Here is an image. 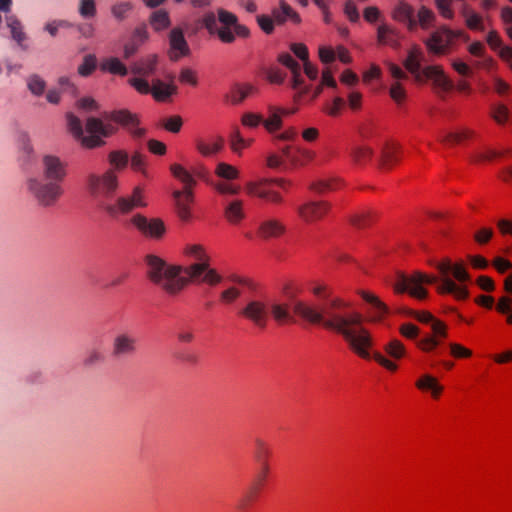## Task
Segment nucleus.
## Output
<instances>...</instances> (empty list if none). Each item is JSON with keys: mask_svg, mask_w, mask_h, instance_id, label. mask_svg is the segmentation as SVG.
Segmentation results:
<instances>
[{"mask_svg": "<svg viewBox=\"0 0 512 512\" xmlns=\"http://www.w3.org/2000/svg\"><path fill=\"white\" fill-rule=\"evenodd\" d=\"M146 77H134L129 79V84L140 94H151L152 86Z\"/></svg>", "mask_w": 512, "mask_h": 512, "instance_id": "obj_53", "label": "nucleus"}, {"mask_svg": "<svg viewBox=\"0 0 512 512\" xmlns=\"http://www.w3.org/2000/svg\"><path fill=\"white\" fill-rule=\"evenodd\" d=\"M312 292L319 298L317 304L297 300L293 304L295 314L314 325H322L344 337L350 348L364 359L370 358L368 348L372 344L371 335L362 326V315L358 312H345L349 302L333 297L325 285H316Z\"/></svg>", "mask_w": 512, "mask_h": 512, "instance_id": "obj_1", "label": "nucleus"}, {"mask_svg": "<svg viewBox=\"0 0 512 512\" xmlns=\"http://www.w3.org/2000/svg\"><path fill=\"white\" fill-rule=\"evenodd\" d=\"M270 456V449L262 439L255 440L254 458L257 463L268 462Z\"/></svg>", "mask_w": 512, "mask_h": 512, "instance_id": "obj_45", "label": "nucleus"}, {"mask_svg": "<svg viewBox=\"0 0 512 512\" xmlns=\"http://www.w3.org/2000/svg\"><path fill=\"white\" fill-rule=\"evenodd\" d=\"M486 41L492 49L498 51L499 56L507 62L512 69V47L504 46L499 33L495 30L488 33Z\"/></svg>", "mask_w": 512, "mask_h": 512, "instance_id": "obj_24", "label": "nucleus"}, {"mask_svg": "<svg viewBox=\"0 0 512 512\" xmlns=\"http://www.w3.org/2000/svg\"><path fill=\"white\" fill-rule=\"evenodd\" d=\"M256 20H257L259 27L266 34H271L274 31L275 21L272 17L262 14V15H258Z\"/></svg>", "mask_w": 512, "mask_h": 512, "instance_id": "obj_62", "label": "nucleus"}, {"mask_svg": "<svg viewBox=\"0 0 512 512\" xmlns=\"http://www.w3.org/2000/svg\"><path fill=\"white\" fill-rule=\"evenodd\" d=\"M87 190L90 195L98 199V206L112 219L131 213L136 208L147 206L144 190L136 186L129 195L119 196L114 202L108 201L118 189V177L113 169H108L102 175L90 173L86 178Z\"/></svg>", "mask_w": 512, "mask_h": 512, "instance_id": "obj_4", "label": "nucleus"}, {"mask_svg": "<svg viewBox=\"0 0 512 512\" xmlns=\"http://www.w3.org/2000/svg\"><path fill=\"white\" fill-rule=\"evenodd\" d=\"M239 315L258 329L264 330L269 320L268 301L261 298L249 299L240 309Z\"/></svg>", "mask_w": 512, "mask_h": 512, "instance_id": "obj_9", "label": "nucleus"}, {"mask_svg": "<svg viewBox=\"0 0 512 512\" xmlns=\"http://www.w3.org/2000/svg\"><path fill=\"white\" fill-rule=\"evenodd\" d=\"M150 23L156 31H161L170 26V18L165 10H157L152 13Z\"/></svg>", "mask_w": 512, "mask_h": 512, "instance_id": "obj_36", "label": "nucleus"}, {"mask_svg": "<svg viewBox=\"0 0 512 512\" xmlns=\"http://www.w3.org/2000/svg\"><path fill=\"white\" fill-rule=\"evenodd\" d=\"M215 174L225 180H234L239 177L237 168L225 162L218 163Z\"/></svg>", "mask_w": 512, "mask_h": 512, "instance_id": "obj_41", "label": "nucleus"}, {"mask_svg": "<svg viewBox=\"0 0 512 512\" xmlns=\"http://www.w3.org/2000/svg\"><path fill=\"white\" fill-rule=\"evenodd\" d=\"M176 91V86L166 84L160 79H155L152 82L151 94L156 101H165Z\"/></svg>", "mask_w": 512, "mask_h": 512, "instance_id": "obj_31", "label": "nucleus"}, {"mask_svg": "<svg viewBox=\"0 0 512 512\" xmlns=\"http://www.w3.org/2000/svg\"><path fill=\"white\" fill-rule=\"evenodd\" d=\"M67 123L73 136L80 140L82 145L87 148H95L104 144L101 137H108L113 133V127L104 124L100 119L90 117L86 122V130L90 136H84L81 120L72 113L67 114Z\"/></svg>", "mask_w": 512, "mask_h": 512, "instance_id": "obj_8", "label": "nucleus"}, {"mask_svg": "<svg viewBox=\"0 0 512 512\" xmlns=\"http://www.w3.org/2000/svg\"><path fill=\"white\" fill-rule=\"evenodd\" d=\"M455 37L456 34L452 30L442 27L433 32L425 41V44L428 50L433 54L442 55L447 52Z\"/></svg>", "mask_w": 512, "mask_h": 512, "instance_id": "obj_16", "label": "nucleus"}, {"mask_svg": "<svg viewBox=\"0 0 512 512\" xmlns=\"http://www.w3.org/2000/svg\"><path fill=\"white\" fill-rule=\"evenodd\" d=\"M272 185V178H261L256 181H248L245 188L249 195L266 199L272 203H281L283 198L278 192L271 188Z\"/></svg>", "mask_w": 512, "mask_h": 512, "instance_id": "obj_13", "label": "nucleus"}, {"mask_svg": "<svg viewBox=\"0 0 512 512\" xmlns=\"http://www.w3.org/2000/svg\"><path fill=\"white\" fill-rule=\"evenodd\" d=\"M338 187V180L333 177L319 179L310 185V189L316 193H325Z\"/></svg>", "mask_w": 512, "mask_h": 512, "instance_id": "obj_40", "label": "nucleus"}, {"mask_svg": "<svg viewBox=\"0 0 512 512\" xmlns=\"http://www.w3.org/2000/svg\"><path fill=\"white\" fill-rule=\"evenodd\" d=\"M385 351L388 355L395 359H399L405 354L404 345L397 339L391 340L385 346Z\"/></svg>", "mask_w": 512, "mask_h": 512, "instance_id": "obj_50", "label": "nucleus"}, {"mask_svg": "<svg viewBox=\"0 0 512 512\" xmlns=\"http://www.w3.org/2000/svg\"><path fill=\"white\" fill-rule=\"evenodd\" d=\"M240 295L241 291L238 288L230 286L220 293V300L225 304H231L237 300Z\"/></svg>", "mask_w": 512, "mask_h": 512, "instance_id": "obj_57", "label": "nucleus"}, {"mask_svg": "<svg viewBox=\"0 0 512 512\" xmlns=\"http://www.w3.org/2000/svg\"><path fill=\"white\" fill-rule=\"evenodd\" d=\"M281 152L292 166L304 165L314 157L313 152L299 147L284 146Z\"/></svg>", "mask_w": 512, "mask_h": 512, "instance_id": "obj_21", "label": "nucleus"}, {"mask_svg": "<svg viewBox=\"0 0 512 512\" xmlns=\"http://www.w3.org/2000/svg\"><path fill=\"white\" fill-rule=\"evenodd\" d=\"M425 60L423 51L418 47H412L403 61L405 69L413 75L415 81L424 82L431 80L438 92H447L453 88V82L444 74L439 66L422 67Z\"/></svg>", "mask_w": 512, "mask_h": 512, "instance_id": "obj_7", "label": "nucleus"}, {"mask_svg": "<svg viewBox=\"0 0 512 512\" xmlns=\"http://www.w3.org/2000/svg\"><path fill=\"white\" fill-rule=\"evenodd\" d=\"M269 314L272 315L276 323L282 325L287 322H293L294 319L289 311V304L278 301H268Z\"/></svg>", "mask_w": 512, "mask_h": 512, "instance_id": "obj_27", "label": "nucleus"}, {"mask_svg": "<svg viewBox=\"0 0 512 512\" xmlns=\"http://www.w3.org/2000/svg\"><path fill=\"white\" fill-rule=\"evenodd\" d=\"M101 68L112 74L120 76H126L128 73L126 66L118 58L115 57L106 59L102 63Z\"/></svg>", "mask_w": 512, "mask_h": 512, "instance_id": "obj_37", "label": "nucleus"}, {"mask_svg": "<svg viewBox=\"0 0 512 512\" xmlns=\"http://www.w3.org/2000/svg\"><path fill=\"white\" fill-rule=\"evenodd\" d=\"M436 7L441 14L442 17L446 19H452L454 17V12L451 9V1L452 0H434Z\"/></svg>", "mask_w": 512, "mask_h": 512, "instance_id": "obj_63", "label": "nucleus"}, {"mask_svg": "<svg viewBox=\"0 0 512 512\" xmlns=\"http://www.w3.org/2000/svg\"><path fill=\"white\" fill-rule=\"evenodd\" d=\"M263 125L269 133H274L282 126V119L280 115L271 110V115L267 120H263Z\"/></svg>", "mask_w": 512, "mask_h": 512, "instance_id": "obj_55", "label": "nucleus"}, {"mask_svg": "<svg viewBox=\"0 0 512 512\" xmlns=\"http://www.w3.org/2000/svg\"><path fill=\"white\" fill-rule=\"evenodd\" d=\"M286 230L285 225L277 219L270 218L264 220L259 227L261 237L268 239L271 237H279Z\"/></svg>", "mask_w": 512, "mask_h": 512, "instance_id": "obj_28", "label": "nucleus"}, {"mask_svg": "<svg viewBox=\"0 0 512 512\" xmlns=\"http://www.w3.org/2000/svg\"><path fill=\"white\" fill-rule=\"evenodd\" d=\"M416 386L421 390H430L435 398H437L443 390V387L437 382L436 378L428 374L421 377L416 382Z\"/></svg>", "mask_w": 512, "mask_h": 512, "instance_id": "obj_34", "label": "nucleus"}, {"mask_svg": "<svg viewBox=\"0 0 512 512\" xmlns=\"http://www.w3.org/2000/svg\"><path fill=\"white\" fill-rule=\"evenodd\" d=\"M377 41L380 45H388L393 49H399L401 46L399 32L386 24H381L377 28Z\"/></svg>", "mask_w": 512, "mask_h": 512, "instance_id": "obj_23", "label": "nucleus"}, {"mask_svg": "<svg viewBox=\"0 0 512 512\" xmlns=\"http://www.w3.org/2000/svg\"><path fill=\"white\" fill-rule=\"evenodd\" d=\"M138 350V339L129 332H119L111 344V355L116 359L131 357Z\"/></svg>", "mask_w": 512, "mask_h": 512, "instance_id": "obj_11", "label": "nucleus"}, {"mask_svg": "<svg viewBox=\"0 0 512 512\" xmlns=\"http://www.w3.org/2000/svg\"><path fill=\"white\" fill-rule=\"evenodd\" d=\"M97 59L95 55L88 54L84 57L82 64L78 67V74L87 77L96 69Z\"/></svg>", "mask_w": 512, "mask_h": 512, "instance_id": "obj_46", "label": "nucleus"}, {"mask_svg": "<svg viewBox=\"0 0 512 512\" xmlns=\"http://www.w3.org/2000/svg\"><path fill=\"white\" fill-rule=\"evenodd\" d=\"M157 62V55L146 56L131 65V72L140 77H149L155 73Z\"/></svg>", "mask_w": 512, "mask_h": 512, "instance_id": "obj_22", "label": "nucleus"}, {"mask_svg": "<svg viewBox=\"0 0 512 512\" xmlns=\"http://www.w3.org/2000/svg\"><path fill=\"white\" fill-rule=\"evenodd\" d=\"M129 222L135 226L144 236L150 238H160L165 232V226L160 219H151L142 214L133 215Z\"/></svg>", "mask_w": 512, "mask_h": 512, "instance_id": "obj_14", "label": "nucleus"}, {"mask_svg": "<svg viewBox=\"0 0 512 512\" xmlns=\"http://www.w3.org/2000/svg\"><path fill=\"white\" fill-rule=\"evenodd\" d=\"M373 151L367 146H357L351 151V156L357 163H365L371 159Z\"/></svg>", "mask_w": 512, "mask_h": 512, "instance_id": "obj_49", "label": "nucleus"}, {"mask_svg": "<svg viewBox=\"0 0 512 512\" xmlns=\"http://www.w3.org/2000/svg\"><path fill=\"white\" fill-rule=\"evenodd\" d=\"M168 44L167 56L173 62H177L181 58L191 54L189 44L180 27H174L170 30L168 34Z\"/></svg>", "mask_w": 512, "mask_h": 512, "instance_id": "obj_12", "label": "nucleus"}, {"mask_svg": "<svg viewBox=\"0 0 512 512\" xmlns=\"http://www.w3.org/2000/svg\"><path fill=\"white\" fill-rule=\"evenodd\" d=\"M345 101L342 97H335L331 104H327L324 107V112L332 117H336L340 114L341 109L343 108Z\"/></svg>", "mask_w": 512, "mask_h": 512, "instance_id": "obj_58", "label": "nucleus"}, {"mask_svg": "<svg viewBox=\"0 0 512 512\" xmlns=\"http://www.w3.org/2000/svg\"><path fill=\"white\" fill-rule=\"evenodd\" d=\"M464 17L466 19V25L473 30H484V26L482 24V18L473 11L464 10Z\"/></svg>", "mask_w": 512, "mask_h": 512, "instance_id": "obj_54", "label": "nucleus"}, {"mask_svg": "<svg viewBox=\"0 0 512 512\" xmlns=\"http://www.w3.org/2000/svg\"><path fill=\"white\" fill-rule=\"evenodd\" d=\"M244 203L242 200L235 199L227 202L224 208V217L233 224H239L245 218Z\"/></svg>", "mask_w": 512, "mask_h": 512, "instance_id": "obj_26", "label": "nucleus"}, {"mask_svg": "<svg viewBox=\"0 0 512 512\" xmlns=\"http://www.w3.org/2000/svg\"><path fill=\"white\" fill-rule=\"evenodd\" d=\"M255 92L257 88L252 84L236 85L233 88L231 101L233 104H239Z\"/></svg>", "mask_w": 512, "mask_h": 512, "instance_id": "obj_35", "label": "nucleus"}, {"mask_svg": "<svg viewBox=\"0 0 512 512\" xmlns=\"http://www.w3.org/2000/svg\"><path fill=\"white\" fill-rule=\"evenodd\" d=\"M278 61L290 70L292 74V88L300 90L304 94L308 93L309 87L304 85L300 64L289 53L279 54Z\"/></svg>", "mask_w": 512, "mask_h": 512, "instance_id": "obj_18", "label": "nucleus"}, {"mask_svg": "<svg viewBox=\"0 0 512 512\" xmlns=\"http://www.w3.org/2000/svg\"><path fill=\"white\" fill-rule=\"evenodd\" d=\"M41 171L45 181L31 177L27 190L43 207L53 206L64 194L62 182L68 175V163L57 155L45 154L41 159Z\"/></svg>", "mask_w": 512, "mask_h": 512, "instance_id": "obj_5", "label": "nucleus"}, {"mask_svg": "<svg viewBox=\"0 0 512 512\" xmlns=\"http://www.w3.org/2000/svg\"><path fill=\"white\" fill-rule=\"evenodd\" d=\"M177 216L184 222L192 217V206L194 204V190L175 189L172 192Z\"/></svg>", "mask_w": 512, "mask_h": 512, "instance_id": "obj_15", "label": "nucleus"}, {"mask_svg": "<svg viewBox=\"0 0 512 512\" xmlns=\"http://www.w3.org/2000/svg\"><path fill=\"white\" fill-rule=\"evenodd\" d=\"M496 310L499 313L505 314L507 316V323L512 325V298L508 296L499 298Z\"/></svg>", "mask_w": 512, "mask_h": 512, "instance_id": "obj_48", "label": "nucleus"}, {"mask_svg": "<svg viewBox=\"0 0 512 512\" xmlns=\"http://www.w3.org/2000/svg\"><path fill=\"white\" fill-rule=\"evenodd\" d=\"M241 122L246 127L256 128L263 122V118L259 114L247 112V113L243 114V116L241 118Z\"/></svg>", "mask_w": 512, "mask_h": 512, "instance_id": "obj_60", "label": "nucleus"}, {"mask_svg": "<svg viewBox=\"0 0 512 512\" xmlns=\"http://www.w3.org/2000/svg\"><path fill=\"white\" fill-rule=\"evenodd\" d=\"M132 8L133 4L129 1L119 2L111 7V13L117 20H123Z\"/></svg>", "mask_w": 512, "mask_h": 512, "instance_id": "obj_51", "label": "nucleus"}, {"mask_svg": "<svg viewBox=\"0 0 512 512\" xmlns=\"http://www.w3.org/2000/svg\"><path fill=\"white\" fill-rule=\"evenodd\" d=\"M252 140L245 139L238 129H235L229 136V144L234 153L241 154V150L250 146Z\"/></svg>", "mask_w": 512, "mask_h": 512, "instance_id": "obj_38", "label": "nucleus"}, {"mask_svg": "<svg viewBox=\"0 0 512 512\" xmlns=\"http://www.w3.org/2000/svg\"><path fill=\"white\" fill-rule=\"evenodd\" d=\"M128 154L123 151H112L109 154V162L116 170H122L128 165Z\"/></svg>", "mask_w": 512, "mask_h": 512, "instance_id": "obj_47", "label": "nucleus"}, {"mask_svg": "<svg viewBox=\"0 0 512 512\" xmlns=\"http://www.w3.org/2000/svg\"><path fill=\"white\" fill-rule=\"evenodd\" d=\"M272 17L275 23L278 25L284 24L288 19H290L295 24H299L301 22L300 15L294 11L293 8L284 0L280 1L278 8H274L272 10Z\"/></svg>", "mask_w": 512, "mask_h": 512, "instance_id": "obj_25", "label": "nucleus"}, {"mask_svg": "<svg viewBox=\"0 0 512 512\" xmlns=\"http://www.w3.org/2000/svg\"><path fill=\"white\" fill-rule=\"evenodd\" d=\"M436 268L442 276L440 280L435 276H428L421 272H414L412 275L398 273L394 283V289L400 293L408 292L412 297L423 300L428 295L423 284L438 283V293L452 294L457 300L468 298L469 292L467 287L457 284L448 276L451 273L453 278L460 283L470 281V275L461 263L453 264L449 259H445L437 263Z\"/></svg>", "mask_w": 512, "mask_h": 512, "instance_id": "obj_3", "label": "nucleus"}, {"mask_svg": "<svg viewBox=\"0 0 512 512\" xmlns=\"http://www.w3.org/2000/svg\"><path fill=\"white\" fill-rule=\"evenodd\" d=\"M473 135V131L471 130H464L461 133H449L443 138H441V141L445 144H454L462 141L463 139H467Z\"/></svg>", "mask_w": 512, "mask_h": 512, "instance_id": "obj_59", "label": "nucleus"}, {"mask_svg": "<svg viewBox=\"0 0 512 512\" xmlns=\"http://www.w3.org/2000/svg\"><path fill=\"white\" fill-rule=\"evenodd\" d=\"M6 25L10 29L12 39L16 41L23 50H26L27 46L24 42L27 39V35L23 31L20 20L15 15H9L6 17Z\"/></svg>", "mask_w": 512, "mask_h": 512, "instance_id": "obj_29", "label": "nucleus"}, {"mask_svg": "<svg viewBox=\"0 0 512 512\" xmlns=\"http://www.w3.org/2000/svg\"><path fill=\"white\" fill-rule=\"evenodd\" d=\"M79 14L85 18H93L96 15V3L94 0H80Z\"/></svg>", "mask_w": 512, "mask_h": 512, "instance_id": "obj_52", "label": "nucleus"}, {"mask_svg": "<svg viewBox=\"0 0 512 512\" xmlns=\"http://www.w3.org/2000/svg\"><path fill=\"white\" fill-rule=\"evenodd\" d=\"M27 88L34 96L43 95L46 89V81L38 74H32L27 78Z\"/></svg>", "mask_w": 512, "mask_h": 512, "instance_id": "obj_39", "label": "nucleus"}, {"mask_svg": "<svg viewBox=\"0 0 512 512\" xmlns=\"http://www.w3.org/2000/svg\"><path fill=\"white\" fill-rule=\"evenodd\" d=\"M392 18L398 22L406 24L408 30L414 31L417 27V21L414 17V9L404 1H400L392 11Z\"/></svg>", "mask_w": 512, "mask_h": 512, "instance_id": "obj_20", "label": "nucleus"}, {"mask_svg": "<svg viewBox=\"0 0 512 512\" xmlns=\"http://www.w3.org/2000/svg\"><path fill=\"white\" fill-rule=\"evenodd\" d=\"M184 254L191 262L187 266L167 265L161 258L147 255L146 274L149 280L169 295L178 294L189 282L212 287L222 282L223 277L211 267V258L204 246L188 244Z\"/></svg>", "mask_w": 512, "mask_h": 512, "instance_id": "obj_2", "label": "nucleus"}, {"mask_svg": "<svg viewBox=\"0 0 512 512\" xmlns=\"http://www.w3.org/2000/svg\"><path fill=\"white\" fill-rule=\"evenodd\" d=\"M344 13L347 16V18L353 23L358 22L360 19L358 8L355 2L352 0H348L345 2Z\"/></svg>", "mask_w": 512, "mask_h": 512, "instance_id": "obj_64", "label": "nucleus"}, {"mask_svg": "<svg viewBox=\"0 0 512 512\" xmlns=\"http://www.w3.org/2000/svg\"><path fill=\"white\" fill-rule=\"evenodd\" d=\"M398 147L394 143H386L381 152V165L384 168H389L398 161Z\"/></svg>", "mask_w": 512, "mask_h": 512, "instance_id": "obj_33", "label": "nucleus"}, {"mask_svg": "<svg viewBox=\"0 0 512 512\" xmlns=\"http://www.w3.org/2000/svg\"><path fill=\"white\" fill-rule=\"evenodd\" d=\"M258 491L259 487L257 485L251 486L239 499L237 509L246 511L255 500Z\"/></svg>", "mask_w": 512, "mask_h": 512, "instance_id": "obj_43", "label": "nucleus"}, {"mask_svg": "<svg viewBox=\"0 0 512 512\" xmlns=\"http://www.w3.org/2000/svg\"><path fill=\"white\" fill-rule=\"evenodd\" d=\"M501 20L508 37L512 40V8L504 7L501 10Z\"/></svg>", "mask_w": 512, "mask_h": 512, "instance_id": "obj_61", "label": "nucleus"}, {"mask_svg": "<svg viewBox=\"0 0 512 512\" xmlns=\"http://www.w3.org/2000/svg\"><path fill=\"white\" fill-rule=\"evenodd\" d=\"M360 296L364 301L374 309L373 321L381 320L389 311L387 305L383 303L377 296L366 291H361Z\"/></svg>", "mask_w": 512, "mask_h": 512, "instance_id": "obj_30", "label": "nucleus"}, {"mask_svg": "<svg viewBox=\"0 0 512 512\" xmlns=\"http://www.w3.org/2000/svg\"><path fill=\"white\" fill-rule=\"evenodd\" d=\"M201 22L209 34L217 35L219 40L225 44L233 43L236 36L240 38L250 36L248 27L240 24L234 13L223 8H219L217 14L214 12L205 13Z\"/></svg>", "mask_w": 512, "mask_h": 512, "instance_id": "obj_6", "label": "nucleus"}, {"mask_svg": "<svg viewBox=\"0 0 512 512\" xmlns=\"http://www.w3.org/2000/svg\"><path fill=\"white\" fill-rule=\"evenodd\" d=\"M105 355L100 348H90L87 350L86 355L83 359V365L86 367H92L97 364L104 362Z\"/></svg>", "mask_w": 512, "mask_h": 512, "instance_id": "obj_42", "label": "nucleus"}, {"mask_svg": "<svg viewBox=\"0 0 512 512\" xmlns=\"http://www.w3.org/2000/svg\"><path fill=\"white\" fill-rule=\"evenodd\" d=\"M435 18L436 16L431 9L426 6H422L417 14V25L419 24L423 29H428L434 22Z\"/></svg>", "mask_w": 512, "mask_h": 512, "instance_id": "obj_44", "label": "nucleus"}, {"mask_svg": "<svg viewBox=\"0 0 512 512\" xmlns=\"http://www.w3.org/2000/svg\"><path fill=\"white\" fill-rule=\"evenodd\" d=\"M328 204L325 202L309 201L298 207L299 216L308 223L320 220L328 211Z\"/></svg>", "mask_w": 512, "mask_h": 512, "instance_id": "obj_19", "label": "nucleus"}, {"mask_svg": "<svg viewBox=\"0 0 512 512\" xmlns=\"http://www.w3.org/2000/svg\"><path fill=\"white\" fill-rule=\"evenodd\" d=\"M224 146V140L221 137H218L216 140H214L211 143H206L203 141L197 142V150L200 154H202L205 157H210L213 155H216L219 153Z\"/></svg>", "mask_w": 512, "mask_h": 512, "instance_id": "obj_32", "label": "nucleus"}, {"mask_svg": "<svg viewBox=\"0 0 512 512\" xmlns=\"http://www.w3.org/2000/svg\"><path fill=\"white\" fill-rule=\"evenodd\" d=\"M169 169L172 176L182 185L181 189L194 190L197 179H204L206 176V171L202 166L189 169L182 164L173 163Z\"/></svg>", "mask_w": 512, "mask_h": 512, "instance_id": "obj_10", "label": "nucleus"}, {"mask_svg": "<svg viewBox=\"0 0 512 512\" xmlns=\"http://www.w3.org/2000/svg\"><path fill=\"white\" fill-rule=\"evenodd\" d=\"M214 189L222 195H237L240 192V186L227 182L215 183Z\"/></svg>", "mask_w": 512, "mask_h": 512, "instance_id": "obj_56", "label": "nucleus"}, {"mask_svg": "<svg viewBox=\"0 0 512 512\" xmlns=\"http://www.w3.org/2000/svg\"><path fill=\"white\" fill-rule=\"evenodd\" d=\"M109 118L125 127L135 138H142L146 133L145 129L138 127V116L129 110L120 109L113 111Z\"/></svg>", "mask_w": 512, "mask_h": 512, "instance_id": "obj_17", "label": "nucleus"}]
</instances>
